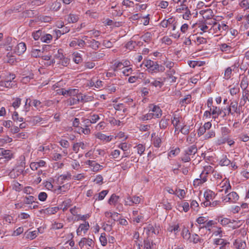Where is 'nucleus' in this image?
Listing matches in <instances>:
<instances>
[{
  "label": "nucleus",
  "mask_w": 249,
  "mask_h": 249,
  "mask_svg": "<svg viewBox=\"0 0 249 249\" xmlns=\"http://www.w3.org/2000/svg\"><path fill=\"white\" fill-rule=\"evenodd\" d=\"M229 106L234 113L237 114L240 113V108L238 107V103L237 101H233L231 102Z\"/></svg>",
  "instance_id": "nucleus-27"
},
{
  "label": "nucleus",
  "mask_w": 249,
  "mask_h": 249,
  "mask_svg": "<svg viewBox=\"0 0 249 249\" xmlns=\"http://www.w3.org/2000/svg\"><path fill=\"white\" fill-rule=\"evenodd\" d=\"M219 187L221 188L219 191L222 192L224 191L225 194L227 195L223 197V200L225 202L234 203L239 199V196L235 192H229L231 189V186L228 179H224L219 184Z\"/></svg>",
  "instance_id": "nucleus-1"
},
{
  "label": "nucleus",
  "mask_w": 249,
  "mask_h": 249,
  "mask_svg": "<svg viewBox=\"0 0 249 249\" xmlns=\"http://www.w3.org/2000/svg\"><path fill=\"white\" fill-rule=\"evenodd\" d=\"M60 208L58 207H49L46 209H41L39 211L41 214L51 215L57 213Z\"/></svg>",
  "instance_id": "nucleus-12"
},
{
  "label": "nucleus",
  "mask_w": 249,
  "mask_h": 249,
  "mask_svg": "<svg viewBox=\"0 0 249 249\" xmlns=\"http://www.w3.org/2000/svg\"><path fill=\"white\" fill-rule=\"evenodd\" d=\"M232 71L231 67L227 68L225 71L224 78L226 80L229 79L231 77Z\"/></svg>",
  "instance_id": "nucleus-51"
},
{
  "label": "nucleus",
  "mask_w": 249,
  "mask_h": 249,
  "mask_svg": "<svg viewBox=\"0 0 249 249\" xmlns=\"http://www.w3.org/2000/svg\"><path fill=\"white\" fill-rule=\"evenodd\" d=\"M213 27V34L218 33H220L219 35L225 34L226 32L229 28L228 26L222 22L221 24L217 22Z\"/></svg>",
  "instance_id": "nucleus-6"
},
{
  "label": "nucleus",
  "mask_w": 249,
  "mask_h": 249,
  "mask_svg": "<svg viewBox=\"0 0 249 249\" xmlns=\"http://www.w3.org/2000/svg\"><path fill=\"white\" fill-rule=\"evenodd\" d=\"M234 246L236 249H244L246 247V243L245 241L237 239L235 241Z\"/></svg>",
  "instance_id": "nucleus-28"
},
{
  "label": "nucleus",
  "mask_w": 249,
  "mask_h": 249,
  "mask_svg": "<svg viewBox=\"0 0 249 249\" xmlns=\"http://www.w3.org/2000/svg\"><path fill=\"white\" fill-rule=\"evenodd\" d=\"M72 59L73 61L76 64H79L82 60L81 55L77 53H74L72 54Z\"/></svg>",
  "instance_id": "nucleus-45"
},
{
  "label": "nucleus",
  "mask_w": 249,
  "mask_h": 249,
  "mask_svg": "<svg viewBox=\"0 0 249 249\" xmlns=\"http://www.w3.org/2000/svg\"><path fill=\"white\" fill-rule=\"evenodd\" d=\"M96 138L102 141L103 142H109L111 141L112 138L111 136H106V135L98 132L95 134Z\"/></svg>",
  "instance_id": "nucleus-21"
},
{
  "label": "nucleus",
  "mask_w": 249,
  "mask_h": 249,
  "mask_svg": "<svg viewBox=\"0 0 249 249\" xmlns=\"http://www.w3.org/2000/svg\"><path fill=\"white\" fill-rule=\"evenodd\" d=\"M12 141V138H11L8 136H6V137H4V138L0 139V146H1L5 143H9V142H11Z\"/></svg>",
  "instance_id": "nucleus-59"
},
{
  "label": "nucleus",
  "mask_w": 249,
  "mask_h": 249,
  "mask_svg": "<svg viewBox=\"0 0 249 249\" xmlns=\"http://www.w3.org/2000/svg\"><path fill=\"white\" fill-rule=\"evenodd\" d=\"M152 34L150 32H146L141 37V39L145 42L149 43L152 40Z\"/></svg>",
  "instance_id": "nucleus-31"
},
{
  "label": "nucleus",
  "mask_w": 249,
  "mask_h": 249,
  "mask_svg": "<svg viewBox=\"0 0 249 249\" xmlns=\"http://www.w3.org/2000/svg\"><path fill=\"white\" fill-rule=\"evenodd\" d=\"M215 224V222L213 220H209L207 221L206 223L204 224V225H202L201 227H198V229L199 230L201 229L205 228L206 229L208 230V231H211V228Z\"/></svg>",
  "instance_id": "nucleus-30"
},
{
  "label": "nucleus",
  "mask_w": 249,
  "mask_h": 249,
  "mask_svg": "<svg viewBox=\"0 0 249 249\" xmlns=\"http://www.w3.org/2000/svg\"><path fill=\"white\" fill-rule=\"evenodd\" d=\"M53 36L51 35L47 34L44 35L43 34L42 36H41L40 40L42 42L49 43L52 40Z\"/></svg>",
  "instance_id": "nucleus-32"
},
{
  "label": "nucleus",
  "mask_w": 249,
  "mask_h": 249,
  "mask_svg": "<svg viewBox=\"0 0 249 249\" xmlns=\"http://www.w3.org/2000/svg\"><path fill=\"white\" fill-rule=\"evenodd\" d=\"M85 163L90 167L92 171L94 172L101 170L103 168L102 165L97 163L94 160H88L86 161Z\"/></svg>",
  "instance_id": "nucleus-8"
},
{
  "label": "nucleus",
  "mask_w": 249,
  "mask_h": 249,
  "mask_svg": "<svg viewBox=\"0 0 249 249\" xmlns=\"http://www.w3.org/2000/svg\"><path fill=\"white\" fill-rule=\"evenodd\" d=\"M230 163L231 160L228 159L226 155H223L219 162V164L221 166H228Z\"/></svg>",
  "instance_id": "nucleus-34"
},
{
  "label": "nucleus",
  "mask_w": 249,
  "mask_h": 249,
  "mask_svg": "<svg viewBox=\"0 0 249 249\" xmlns=\"http://www.w3.org/2000/svg\"><path fill=\"white\" fill-rule=\"evenodd\" d=\"M43 51H42L41 50L33 48L31 53L32 56L36 58L40 57Z\"/></svg>",
  "instance_id": "nucleus-38"
},
{
  "label": "nucleus",
  "mask_w": 249,
  "mask_h": 249,
  "mask_svg": "<svg viewBox=\"0 0 249 249\" xmlns=\"http://www.w3.org/2000/svg\"><path fill=\"white\" fill-rule=\"evenodd\" d=\"M191 233L188 229H184L182 230V236L184 239L189 241L190 238H191Z\"/></svg>",
  "instance_id": "nucleus-50"
},
{
  "label": "nucleus",
  "mask_w": 249,
  "mask_h": 249,
  "mask_svg": "<svg viewBox=\"0 0 249 249\" xmlns=\"http://www.w3.org/2000/svg\"><path fill=\"white\" fill-rule=\"evenodd\" d=\"M89 214H86L84 215H81L78 214V215L76 216L75 217V220L76 221H79V220H83L85 221H86V220L88 219L90 217Z\"/></svg>",
  "instance_id": "nucleus-54"
},
{
  "label": "nucleus",
  "mask_w": 249,
  "mask_h": 249,
  "mask_svg": "<svg viewBox=\"0 0 249 249\" xmlns=\"http://www.w3.org/2000/svg\"><path fill=\"white\" fill-rule=\"evenodd\" d=\"M207 220L208 219L205 217L200 216L196 219V222L199 225V227H201L202 226L201 225H204L206 222H207Z\"/></svg>",
  "instance_id": "nucleus-57"
},
{
  "label": "nucleus",
  "mask_w": 249,
  "mask_h": 249,
  "mask_svg": "<svg viewBox=\"0 0 249 249\" xmlns=\"http://www.w3.org/2000/svg\"><path fill=\"white\" fill-rule=\"evenodd\" d=\"M152 118H154L153 115L151 114V112H149L148 113L141 116L140 118V120L144 121L151 120Z\"/></svg>",
  "instance_id": "nucleus-60"
},
{
  "label": "nucleus",
  "mask_w": 249,
  "mask_h": 249,
  "mask_svg": "<svg viewBox=\"0 0 249 249\" xmlns=\"http://www.w3.org/2000/svg\"><path fill=\"white\" fill-rule=\"evenodd\" d=\"M38 234V231H30L26 233V238L30 240H33L37 236Z\"/></svg>",
  "instance_id": "nucleus-43"
},
{
  "label": "nucleus",
  "mask_w": 249,
  "mask_h": 249,
  "mask_svg": "<svg viewBox=\"0 0 249 249\" xmlns=\"http://www.w3.org/2000/svg\"><path fill=\"white\" fill-rule=\"evenodd\" d=\"M189 242L190 243L192 242L194 244H196L197 243H201L203 242V239L200 238L197 234L194 233L191 236V238H190Z\"/></svg>",
  "instance_id": "nucleus-25"
},
{
  "label": "nucleus",
  "mask_w": 249,
  "mask_h": 249,
  "mask_svg": "<svg viewBox=\"0 0 249 249\" xmlns=\"http://www.w3.org/2000/svg\"><path fill=\"white\" fill-rule=\"evenodd\" d=\"M84 100L82 95H79L76 96L71 97L67 100L68 106H72L79 103L80 101Z\"/></svg>",
  "instance_id": "nucleus-10"
},
{
  "label": "nucleus",
  "mask_w": 249,
  "mask_h": 249,
  "mask_svg": "<svg viewBox=\"0 0 249 249\" xmlns=\"http://www.w3.org/2000/svg\"><path fill=\"white\" fill-rule=\"evenodd\" d=\"M220 204V201L219 200H215L213 202H208V201H204L201 205H203L204 207H215L219 205Z\"/></svg>",
  "instance_id": "nucleus-29"
},
{
  "label": "nucleus",
  "mask_w": 249,
  "mask_h": 249,
  "mask_svg": "<svg viewBox=\"0 0 249 249\" xmlns=\"http://www.w3.org/2000/svg\"><path fill=\"white\" fill-rule=\"evenodd\" d=\"M240 6L245 10L249 9V0H243L239 3Z\"/></svg>",
  "instance_id": "nucleus-55"
},
{
  "label": "nucleus",
  "mask_w": 249,
  "mask_h": 249,
  "mask_svg": "<svg viewBox=\"0 0 249 249\" xmlns=\"http://www.w3.org/2000/svg\"><path fill=\"white\" fill-rule=\"evenodd\" d=\"M88 34L90 37L97 38L100 35V32L98 30H92L88 31Z\"/></svg>",
  "instance_id": "nucleus-52"
},
{
  "label": "nucleus",
  "mask_w": 249,
  "mask_h": 249,
  "mask_svg": "<svg viewBox=\"0 0 249 249\" xmlns=\"http://www.w3.org/2000/svg\"><path fill=\"white\" fill-rule=\"evenodd\" d=\"M26 50V45L24 42H20L18 43L15 49H14V52L20 55V54L23 53Z\"/></svg>",
  "instance_id": "nucleus-14"
},
{
  "label": "nucleus",
  "mask_w": 249,
  "mask_h": 249,
  "mask_svg": "<svg viewBox=\"0 0 249 249\" xmlns=\"http://www.w3.org/2000/svg\"><path fill=\"white\" fill-rule=\"evenodd\" d=\"M215 196L214 193L210 190H206L204 193V197L205 199V201L210 202L215 198Z\"/></svg>",
  "instance_id": "nucleus-18"
},
{
  "label": "nucleus",
  "mask_w": 249,
  "mask_h": 249,
  "mask_svg": "<svg viewBox=\"0 0 249 249\" xmlns=\"http://www.w3.org/2000/svg\"><path fill=\"white\" fill-rule=\"evenodd\" d=\"M124 67L125 65L122 62H116L113 65L112 69L114 71H115L124 68Z\"/></svg>",
  "instance_id": "nucleus-42"
},
{
  "label": "nucleus",
  "mask_w": 249,
  "mask_h": 249,
  "mask_svg": "<svg viewBox=\"0 0 249 249\" xmlns=\"http://www.w3.org/2000/svg\"><path fill=\"white\" fill-rule=\"evenodd\" d=\"M81 95L79 93V90L76 89H69V96L73 97L77 95Z\"/></svg>",
  "instance_id": "nucleus-56"
},
{
  "label": "nucleus",
  "mask_w": 249,
  "mask_h": 249,
  "mask_svg": "<svg viewBox=\"0 0 249 249\" xmlns=\"http://www.w3.org/2000/svg\"><path fill=\"white\" fill-rule=\"evenodd\" d=\"M163 83L160 80H156L155 78H152L151 83L150 86L155 87L156 88H161L163 85Z\"/></svg>",
  "instance_id": "nucleus-36"
},
{
  "label": "nucleus",
  "mask_w": 249,
  "mask_h": 249,
  "mask_svg": "<svg viewBox=\"0 0 249 249\" xmlns=\"http://www.w3.org/2000/svg\"><path fill=\"white\" fill-rule=\"evenodd\" d=\"M214 244L219 246L220 249H227L229 248L230 243L222 238H217L214 240Z\"/></svg>",
  "instance_id": "nucleus-9"
},
{
  "label": "nucleus",
  "mask_w": 249,
  "mask_h": 249,
  "mask_svg": "<svg viewBox=\"0 0 249 249\" xmlns=\"http://www.w3.org/2000/svg\"><path fill=\"white\" fill-rule=\"evenodd\" d=\"M35 200V197L32 196H26L24 198V203L26 204H32Z\"/></svg>",
  "instance_id": "nucleus-53"
},
{
  "label": "nucleus",
  "mask_w": 249,
  "mask_h": 249,
  "mask_svg": "<svg viewBox=\"0 0 249 249\" xmlns=\"http://www.w3.org/2000/svg\"><path fill=\"white\" fill-rule=\"evenodd\" d=\"M16 78L14 74L11 73L6 75L4 73L0 74V90L4 91L5 89H11L13 88L16 84L14 79Z\"/></svg>",
  "instance_id": "nucleus-2"
},
{
  "label": "nucleus",
  "mask_w": 249,
  "mask_h": 249,
  "mask_svg": "<svg viewBox=\"0 0 249 249\" xmlns=\"http://www.w3.org/2000/svg\"><path fill=\"white\" fill-rule=\"evenodd\" d=\"M108 192V190H103L101 191L100 193H99L98 195V197L96 198V200H102L104 199L105 197L106 196V195L107 194Z\"/></svg>",
  "instance_id": "nucleus-58"
},
{
  "label": "nucleus",
  "mask_w": 249,
  "mask_h": 249,
  "mask_svg": "<svg viewBox=\"0 0 249 249\" xmlns=\"http://www.w3.org/2000/svg\"><path fill=\"white\" fill-rule=\"evenodd\" d=\"M141 200V198L139 196H134L131 197L128 194L124 199V204L125 206H131L134 204L140 203Z\"/></svg>",
  "instance_id": "nucleus-5"
},
{
  "label": "nucleus",
  "mask_w": 249,
  "mask_h": 249,
  "mask_svg": "<svg viewBox=\"0 0 249 249\" xmlns=\"http://www.w3.org/2000/svg\"><path fill=\"white\" fill-rule=\"evenodd\" d=\"M213 171L214 170H213V168L212 166H206L204 168V170L200 175L199 178H196L194 180V185L195 187H197L206 182L207 180L208 175L211 172L213 173Z\"/></svg>",
  "instance_id": "nucleus-4"
},
{
  "label": "nucleus",
  "mask_w": 249,
  "mask_h": 249,
  "mask_svg": "<svg viewBox=\"0 0 249 249\" xmlns=\"http://www.w3.org/2000/svg\"><path fill=\"white\" fill-rule=\"evenodd\" d=\"M136 45V42L131 40V41H129V42H128L126 44L125 47L126 49H127L129 50H132L135 48Z\"/></svg>",
  "instance_id": "nucleus-64"
},
{
  "label": "nucleus",
  "mask_w": 249,
  "mask_h": 249,
  "mask_svg": "<svg viewBox=\"0 0 249 249\" xmlns=\"http://www.w3.org/2000/svg\"><path fill=\"white\" fill-rule=\"evenodd\" d=\"M198 28L202 31L203 33L208 32L210 34H213V29L212 27H209L204 21L199 23L198 25Z\"/></svg>",
  "instance_id": "nucleus-17"
},
{
  "label": "nucleus",
  "mask_w": 249,
  "mask_h": 249,
  "mask_svg": "<svg viewBox=\"0 0 249 249\" xmlns=\"http://www.w3.org/2000/svg\"><path fill=\"white\" fill-rule=\"evenodd\" d=\"M249 85L248 79L247 77H244L241 81L240 87L242 89H247Z\"/></svg>",
  "instance_id": "nucleus-49"
},
{
  "label": "nucleus",
  "mask_w": 249,
  "mask_h": 249,
  "mask_svg": "<svg viewBox=\"0 0 249 249\" xmlns=\"http://www.w3.org/2000/svg\"><path fill=\"white\" fill-rule=\"evenodd\" d=\"M149 112H151L154 118H160L162 115V110L157 105L150 104L149 105Z\"/></svg>",
  "instance_id": "nucleus-7"
},
{
  "label": "nucleus",
  "mask_w": 249,
  "mask_h": 249,
  "mask_svg": "<svg viewBox=\"0 0 249 249\" xmlns=\"http://www.w3.org/2000/svg\"><path fill=\"white\" fill-rule=\"evenodd\" d=\"M194 42H196L197 45H199L200 44L207 43V41L205 38L201 36H198L196 37V39H194Z\"/></svg>",
  "instance_id": "nucleus-48"
},
{
  "label": "nucleus",
  "mask_w": 249,
  "mask_h": 249,
  "mask_svg": "<svg viewBox=\"0 0 249 249\" xmlns=\"http://www.w3.org/2000/svg\"><path fill=\"white\" fill-rule=\"evenodd\" d=\"M100 119V117L98 115L93 114L91 116L90 119H86L85 122H87L88 123L94 124L96 123Z\"/></svg>",
  "instance_id": "nucleus-39"
},
{
  "label": "nucleus",
  "mask_w": 249,
  "mask_h": 249,
  "mask_svg": "<svg viewBox=\"0 0 249 249\" xmlns=\"http://www.w3.org/2000/svg\"><path fill=\"white\" fill-rule=\"evenodd\" d=\"M71 201L70 199L64 201L60 209H62L63 212L66 211L71 206Z\"/></svg>",
  "instance_id": "nucleus-37"
},
{
  "label": "nucleus",
  "mask_w": 249,
  "mask_h": 249,
  "mask_svg": "<svg viewBox=\"0 0 249 249\" xmlns=\"http://www.w3.org/2000/svg\"><path fill=\"white\" fill-rule=\"evenodd\" d=\"M89 225L88 221H85L84 223L80 224L79 227L76 230L77 235H81L83 231L84 233H86L89 229Z\"/></svg>",
  "instance_id": "nucleus-13"
},
{
  "label": "nucleus",
  "mask_w": 249,
  "mask_h": 249,
  "mask_svg": "<svg viewBox=\"0 0 249 249\" xmlns=\"http://www.w3.org/2000/svg\"><path fill=\"white\" fill-rule=\"evenodd\" d=\"M179 227L178 225H174L173 226H170L167 229V231L169 232H174L175 235L177 234V233L179 231Z\"/></svg>",
  "instance_id": "nucleus-46"
},
{
  "label": "nucleus",
  "mask_w": 249,
  "mask_h": 249,
  "mask_svg": "<svg viewBox=\"0 0 249 249\" xmlns=\"http://www.w3.org/2000/svg\"><path fill=\"white\" fill-rule=\"evenodd\" d=\"M197 151V147L196 145L194 144L189 146L187 149L184 151V152L187 154L189 155L190 156L195 155Z\"/></svg>",
  "instance_id": "nucleus-26"
},
{
  "label": "nucleus",
  "mask_w": 249,
  "mask_h": 249,
  "mask_svg": "<svg viewBox=\"0 0 249 249\" xmlns=\"http://www.w3.org/2000/svg\"><path fill=\"white\" fill-rule=\"evenodd\" d=\"M169 119H165L164 118H162L160 122L159 126L160 128L164 129H165L168 125Z\"/></svg>",
  "instance_id": "nucleus-40"
},
{
  "label": "nucleus",
  "mask_w": 249,
  "mask_h": 249,
  "mask_svg": "<svg viewBox=\"0 0 249 249\" xmlns=\"http://www.w3.org/2000/svg\"><path fill=\"white\" fill-rule=\"evenodd\" d=\"M180 123V120L179 117H177L176 115H174L173 119H172V123L175 128V131L177 129L179 128V124Z\"/></svg>",
  "instance_id": "nucleus-44"
},
{
  "label": "nucleus",
  "mask_w": 249,
  "mask_h": 249,
  "mask_svg": "<svg viewBox=\"0 0 249 249\" xmlns=\"http://www.w3.org/2000/svg\"><path fill=\"white\" fill-rule=\"evenodd\" d=\"M119 199V196L116 194H112L109 199L108 200V203L110 205L115 206L118 203Z\"/></svg>",
  "instance_id": "nucleus-24"
},
{
  "label": "nucleus",
  "mask_w": 249,
  "mask_h": 249,
  "mask_svg": "<svg viewBox=\"0 0 249 249\" xmlns=\"http://www.w3.org/2000/svg\"><path fill=\"white\" fill-rule=\"evenodd\" d=\"M86 43L89 45V47L94 50H97L100 45V43L95 39L88 40L86 42Z\"/></svg>",
  "instance_id": "nucleus-20"
},
{
  "label": "nucleus",
  "mask_w": 249,
  "mask_h": 249,
  "mask_svg": "<svg viewBox=\"0 0 249 249\" xmlns=\"http://www.w3.org/2000/svg\"><path fill=\"white\" fill-rule=\"evenodd\" d=\"M0 156L8 160L12 158L13 154L9 150H5L3 148H0Z\"/></svg>",
  "instance_id": "nucleus-16"
},
{
  "label": "nucleus",
  "mask_w": 249,
  "mask_h": 249,
  "mask_svg": "<svg viewBox=\"0 0 249 249\" xmlns=\"http://www.w3.org/2000/svg\"><path fill=\"white\" fill-rule=\"evenodd\" d=\"M85 45L86 42L84 40L77 38H75L70 43V46L72 47H76L78 46L81 48H83Z\"/></svg>",
  "instance_id": "nucleus-15"
},
{
  "label": "nucleus",
  "mask_w": 249,
  "mask_h": 249,
  "mask_svg": "<svg viewBox=\"0 0 249 249\" xmlns=\"http://www.w3.org/2000/svg\"><path fill=\"white\" fill-rule=\"evenodd\" d=\"M154 244L152 241H151L148 238L144 240V249H153Z\"/></svg>",
  "instance_id": "nucleus-35"
},
{
  "label": "nucleus",
  "mask_w": 249,
  "mask_h": 249,
  "mask_svg": "<svg viewBox=\"0 0 249 249\" xmlns=\"http://www.w3.org/2000/svg\"><path fill=\"white\" fill-rule=\"evenodd\" d=\"M43 33L42 30H38L32 33V36L35 40H37L39 38H41Z\"/></svg>",
  "instance_id": "nucleus-41"
},
{
  "label": "nucleus",
  "mask_w": 249,
  "mask_h": 249,
  "mask_svg": "<svg viewBox=\"0 0 249 249\" xmlns=\"http://www.w3.org/2000/svg\"><path fill=\"white\" fill-rule=\"evenodd\" d=\"M159 226L153 227L152 225H149L147 229L149 231H151L152 233L155 234H158L159 233Z\"/></svg>",
  "instance_id": "nucleus-61"
},
{
  "label": "nucleus",
  "mask_w": 249,
  "mask_h": 249,
  "mask_svg": "<svg viewBox=\"0 0 249 249\" xmlns=\"http://www.w3.org/2000/svg\"><path fill=\"white\" fill-rule=\"evenodd\" d=\"M79 246L82 249L85 245L88 246L89 248H93L94 243L92 239L83 237L79 242Z\"/></svg>",
  "instance_id": "nucleus-11"
},
{
  "label": "nucleus",
  "mask_w": 249,
  "mask_h": 249,
  "mask_svg": "<svg viewBox=\"0 0 249 249\" xmlns=\"http://www.w3.org/2000/svg\"><path fill=\"white\" fill-rule=\"evenodd\" d=\"M210 110L212 114V118L214 120L218 118V116L221 114V108L219 107L213 106Z\"/></svg>",
  "instance_id": "nucleus-19"
},
{
  "label": "nucleus",
  "mask_w": 249,
  "mask_h": 249,
  "mask_svg": "<svg viewBox=\"0 0 249 249\" xmlns=\"http://www.w3.org/2000/svg\"><path fill=\"white\" fill-rule=\"evenodd\" d=\"M70 185L68 184L59 186L57 188L54 190V192L57 194H63L69 189Z\"/></svg>",
  "instance_id": "nucleus-23"
},
{
  "label": "nucleus",
  "mask_w": 249,
  "mask_h": 249,
  "mask_svg": "<svg viewBox=\"0 0 249 249\" xmlns=\"http://www.w3.org/2000/svg\"><path fill=\"white\" fill-rule=\"evenodd\" d=\"M79 19V17L78 15L70 13L68 15L67 20L70 23H74L77 22Z\"/></svg>",
  "instance_id": "nucleus-22"
},
{
  "label": "nucleus",
  "mask_w": 249,
  "mask_h": 249,
  "mask_svg": "<svg viewBox=\"0 0 249 249\" xmlns=\"http://www.w3.org/2000/svg\"><path fill=\"white\" fill-rule=\"evenodd\" d=\"M204 22L207 24L209 27H212L213 29V27L215 25V24H216L217 22L216 20L213 18H209L204 20Z\"/></svg>",
  "instance_id": "nucleus-62"
},
{
  "label": "nucleus",
  "mask_w": 249,
  "mask_h": 249,
  "mask_svg": "<svg viewBox=\"0 0 249 249\" xmlns=\"http://www.w3.org/2000/svg\"><path fill=\"white\" fill-rule=\"evenodd\" d=\"M143 64L147 68L148 71L151 73L163 72L165 71L163 66L159 65L157 62L151 60H144Z\"/></svg>",
  "instance_id": "nucleus-3"
},
{
  "label": "nucleus",
  "mask_w": 249,
  "mask_h": 249,
  "mask_svg": "<svg viewBox=\"0 0 249 249\" xmlns=\"http://www.w3.org/2000/svg\"><path fill=\"white\" fill-rule=\"evenodd\" d=\"M179 131L184 135H187L189 133L190 126L185 125H183L180 127Z\"/></svg>",
  "instance_id": "nucleus-63"
},
{
  "label": "nucleus",
  "mask_w": 249,
  "mask_h": 249,
  "mask_svg": "<svg viewBox=\"0 0 249 249\" xmlns=\"http://www.w3.org/2000/svg\"><path fill=\"white\" fill-rule=\"evenodd\" d=\"M135 148L137 151V153L140 156L143 154L145 150V147L142 144H138L135 147Z\"/></svg>",
  "instance_id": "nucleus-47"
},
{
  "label": "nucleus",
  "mask_w": 249,
  "mask_h": 249,
  "mask_svg": "<svg viewBox=\"0 0 249 249\" xmlns=\"http://www.w3.org/2000/svg\"><path fill=\"white\" fill-rule=\"evenodd\" d=\"M175 72V71L174 69H170L167 71V75L169 78L171 79L170 82L175 83L176 82L177 77L173 75Z\"/></svg>",
  "instance_id": "nucleus-33"
}]
</instances>
